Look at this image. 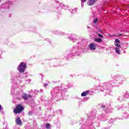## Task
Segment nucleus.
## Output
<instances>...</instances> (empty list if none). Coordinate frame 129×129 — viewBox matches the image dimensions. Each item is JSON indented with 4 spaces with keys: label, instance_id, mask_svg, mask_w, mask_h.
<instances>
[{
    "label": "nucleus",
    "instance_id": "obj_2",
    "mask_svg": "<svg viewBox=\"0 0 129 129\" xmlns=\"http://www.w3.org/2000/svg\"><path fill=\"white\" fill-rule=\"evenodd\" d=\"M17 69L20 73H24L25 71L27 69V64L25 63V62H21Z\"/></svg>",
    "mask_w": 129,
    "mask_h": 129
},
{
    "label": "nucleus",
    "instance_id": "obj_9",
    "mask_svg": "<svg viewBox=\"0 0 129 129\" xmlns=\"http://www.w3.org/2000/svg\"><path fill=\"white\" fill-rule=\"evenodd\" d=\"M95 42H98V43H101L102 42V39L100 38H96L94 39Z\"/></svg>",
    "mask_w": 129,
    "mask_h": 129
},
{
    "label": "nucleus",
    "instance_id": "obj_16",
    "mask_svg": "<svg viewBox=\"0 0 129 129\" xmlns=\"http://www.w3.org/2000/svg\"><path fill=\"white\" fill-rule=\"evenodd\" d=\"M98 33H102V31L100 29H98Z\"/></svg>",
    "mask_w": 129,
    "mask_h": 129
},
{
    "label": "nucleus",
    "instance_id": "obj_12",
    "mask_svg": "<svg viewBox=\"0 0 129 129\" xmlns=\"http://www.w3.org/2000/svg\"><path fill=\"white\" fill-rule=\"evenodd\" d=\"M98 22V19L95 18V20H94V24H96Z\"/></svg>",
    "mask_w": 129,
    "mask_h": 129
},
{
    "label": "nucleus",
    "instance_id": "obj_19",
    "mask_svg": "<svg viewBox=\"0 0 129 129\" xmlns=\"http://www.w3.org/2000/svg\"><path fill=\"white\" fill-rule=\"evenodd\" d=\"M0 111H2V105H0Z\"/></svg>",
    "mask_w": 129,
    "mask_h": 129
},
{
    "label": "nucleus",
    "instance_id": "obj_4",
    "mask_svg": "<svg viewBox=\"0 0 129 129\" xmlns=\"http://www.w3.org/2000/svg\"><path fill=\"white\" fill-rule=\"evenodd\" d=\"M120 43V41H119V40H118V39H115L114 45L115 46H116V47H117L118 48H121V46L119 44Z\"/></svg>",
    "mask_w": 129,
    "mask_h": 129
},
{
    "label": "nucleus",
    "instance_id": "obj_23",
    "mask_svg": "<svg viewBox=\"0 0 129 129\" xmlns=\"http://www.w3.org/2000/svg\"><path fill=\"white\" fill-rule=\"evenodd\" d=\"M109 36H110V34H109Z\"/></svg>",
    "mask_w": 129,
    "mask_h": 129
},
{
    "label": "nucleus",
    "instance_id": "obj_8",
    "mask_svg": "<svg viewBox=\"0 0 129 129\" xmlns=\"http://www.w3.org/2000/svg\"><path fill=\"white\" fill-rule=\"evenodd\" d=\"M22 98L25 99V100H28V96L26 93H23V95L22 96Z\"/></svg>",
    "mask_w": 129,
    "mask_h": 129
},
{
    "label": "nucleus",
    "instance_id": "obj_3",
    "mask_svg": "<svg viewBox=\"0 0 129 129\" xmlns=\"http://www.w3.org/2000/svg\"><path fill=\"white\" fill-rule=\"evenodd\" d=\"M96 46H97V44L92 43L89 44V47L90 50H96Z\"/></svg>",
    "mask_w": 129,
    "mask_h": 129
},
{
    "label": "nucleus",
    "instance_id": "obj_7",
    "mask_svg": "<svg viewBox=\"0 0 129 129\" xmlns=\"http://www.w3.org/2000/svg\"><path fill=\"white\" fill-rule=\"evenodd\" d=\"M88 93H89V91H86L85 92H83L81 93V96L82 97H84V96H86Z\"/></svg>",
    "mask_w": 129,
    "mask_h": 129
},
{
    "label": "nucleus",
    "instance_id": "obj_6",
    "mask_svg": "<svg viewBox=\"0 0 129 129\" xmlns=\"http://www.w3.org/2000/svg\"><path fill=\"white\" fill-rule=\"evenodd\" d=\"M95 4V0H90L88 3V6H93Z\"/></svg>",
    "mask_w": 129,
    "mask_h": 129
},
{
    "label": "nucleus",
    "instance_id": "obj_21",
    "mask_svg": "<svg viewBox=\"0 0 129 129\" xmlns=\"http://www.w3.org/2000/svg\"><path fill=\"white\" fill-rule=\"evenodd\" d=\"M102 107L103 108H104V107H105V106H102Z\"/></svg>",
    "mask_w": 129,
    "mask_h": 129
},
{
    "label": "nucleus",
    "instance_id": "obj_1",
    "mask_svg": "<svg viewBox=\"0 0 129 129\" xmlns=\"http://www.w3.org/2000/svg\"><path fill=\"white\" fill-rule=\"evenodd\" d=\"M24 109H25V107L23 106V104H18L14 108L13 112L15 114H20V113H22L24 111Z\"/></svg>",
    "mask_w": 129,
    "mask_h": 129
},
{
    "label": "nucleus",
    "instance_id": "obj_10",
    "mask_svg": "<svg viewBox=\"0 0 129 129\" xmlns=\"http://www.w3.org/2000/svg\"><path fill=\"white\" fill-rule=\"evenodd\" d=\"M115 52L117 53V54H119L120 53V51L119 50V48L118 47L115 48Z\"/></svg>",
    "mask_w": 129,
    "mask_h": 129
},
{
    "label": "nucleus",
    "instance_id": "obj_17",
    "mask_svg": "<svg viewBox=\"0 0 129 129\" xmlns=\"http://www.w3.org/2000/svg\"><path fill=\"white\" fill-rule=\"evenodd\" d=\"M122 36V34H120L118 35V37H121Z\"/></svg>",
    "mask_w": 129,
    "mask_h": 129
},
{
    "label": "nucleus",
    "instance_id": "obj_14",
    "mask_svg": "<svg viewBox=\"0 0 129 129\" xmlns=\"http://www.w3.org/2000/svg\"><path fill=\"white\" fill-rule=\"evenodd\" d=\"M43 86H44V87H47V86H48V84L45 83L43 85Z\"/></svg>",
    "mask_w": 129,
    "mask_h": 129
},
{
    "label": "nucleus",
    "instance_id": "obj_5",
    "mask_svg": "<svg viewBox=\"0 0 129 129\" xmlns=\"http://www.w3.org/2000/svg\"><path fill=\"white\" fill-rule=\"evenodd\" d=\"M15 122L17 125H22V120H21V118L20 117L16 118Z\"/></svg>",
    "mask_w": 129,
    "mask_h": 129
},
{
    "label": "nucleus",
    "instance_id": "obj_13",
    "mask_svg": "<svg viewBox=\"0 0 129 129\" xmlns=\"http://www.w3.org/2000/svg\"><path fill=\"white\" fill-rule=\"evenodd\" d=\"M98 32H96L97 34H98V37H100V38H103V36L99 33H98Z\"/></svg>",
    "mask_w": 129,
    "mask_h": 129
},
{
    "label": "nucleus",
    "instance_id": "obj_22",
    "mask_svg": "<svg viewBox=\"0 0 129 129\" xmlns=\"http://www.w3.org/2000/svg\"><path fill=\"white\" fill-rule=\"evenodd\" d=\"M124 36H128V35H123V37H124Z\"/></svg>",
    "mask_w": 129,
    "mask_h": 129
},
{
    "label": "nucleus",
    "instance_id": "obj_18",
    "mask_svg": "<svg viewBox=\"0 0 129 129\" xmlns=\"http://www.w3.org/2000/svg\"><path fill=\"white\" fill-rule=\"evenodd\" d=\"M87 0H82V3H85Z\"/></svg>",
    "mask_w": 129,
    "mask_h": 129
},
{
    "label": "nucleus",
    "instance_id": "obj_20",
    "mask_svg": "<svg viewBox=\"0 0 129 129\" xmlns=\"http://www.w3.org/2000/svg\"><path fill=\"white\" fill-rule=\"evenodd\" d=\"M28 97H30V98H32V96H31V95H29L28 96Z\"/></svg>",
    "mask_w": 129,
    "mask_h": 129
},
{
    "label": "nucleus",
    "instance_id": "obj_15",
    "mask_svg": "<svg viewBox=\"0 0 129 129\" xmlns=\"http://www.w3.org/2000/svg\"><path fill=\"white\" fill-rule=\"evenodd\" d=\"M28 114H29V115H32V112L31 111H29Z\"/></svg>",
    "mask_w": 129,
    "mask_h": 129
},
{
    "label": "nucleus",
    "instance_id": "obj_11",
    "mask_svg": "<svg viewBox=\"0 0 129 129\" xmlns=\"http://www.w3.org/2000/svg\"><path fill=\"white\" fill-rule=\"evenodd\" d=\"M46 127L47 129H51L50 127H51V126L50 125V123H46Z\"/></svg>",
    "mask_w": 129,
    "mask_h": 129
}]
</instances>
